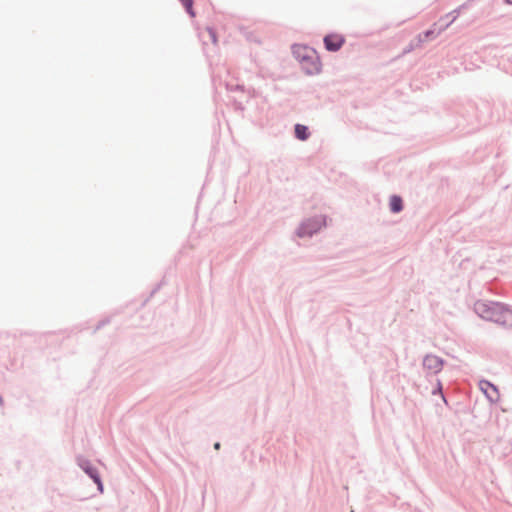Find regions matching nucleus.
Instances as JSON below:
<instances>
[{"label": "nucleus", "instance_id": "f257e3e1", "mask_svg": "<svg viewBox=\"0 0 512 512\" xmlns=\"http://www.w3.org/2000/svg\"><path fill=\"white\" fill-rule=\"evenodd\" d=\"M344 42V37L339 34H330L324 38V44L326 49L333 52L338 51L342 47Z\"/></svg>", "mask_w": 512, "mask_h": 512}, {"label": "nucleus", "instance_id": "f03ea898", "mask_svg": "<svg viewBox=\"0 0 512 512\" xmlns=\"http://www.w3.org/2000/svg\"><path fill=\"white\" fill-rule=\"evenodd\" d=\"M423 366L429 372L437 373L442 369L443 361L435 355H427L424 358Z\"/></svg>", "mask_w": 512, "mask_h": 512}, {"label": "nucleus", "instance_id": "7ed1b4c3", "mask_svg": "<svg viewBox=\"0 0 512 512\" xmlns=\"http://www.w3.org/2000/svg\"><path fill=\"white\" fill-rule=\"evenodd\" d=\"M480 388L491 401H497L499 399L498 391L493 384L483 381L480 383Z\"/></svg>", "mask_w": 512, "mask_h": 512}, {"label": "nucleus", "instance_id": "20e7f679", "mask_svg": "<svg viewBox=\"0 0 512 512\" xmlns=\"http://www.w3.org/2000/svg\"><path fill=\"white\" fill-rule=\"evenodd\" d=\"M403 208V203H402V199L399 197V196H392L390 198V209L392 212L394 213H398L402 210Z\"/></svg>", "mask_w": 512, "mask_h": 512}, {"label": "nucleus", "instance_id": "39448f33", "mask_svg": "<svg viewBox=\"0 0 512 512\" xmlns=\"http://www.w3.org/2000/svg\"><path fill=\"white\" fill-rule=\"evenodd\" d=\"M295 135L300 140H306L309 136L308 128L304 125L297 124L295 126Z\"/></svg>", "mask_w": 512, "mask_h": 512}, {"label": "nucleus", "instance_id": "423d86ee", "mask_svg": "<svg viewBox=\"0 0 512 512\" xmlns=\"http://www.w3.org/2000/svg\"><path fill=\"white\" fill-rule=\"evenodd\" d=\"M185 7L186 11L191 17L195 16L194 10H193V0H180Z\"/></svg>", "mask_w": 512, "mask_h": 512}, {"label": "nucleus", "instance_id": "0eeeda50", "mask_svg": "<svg viewBox=\"0 0 512 512\" xmlns=\"http://www.w3.org/2000/svg\"><path fill=\"white\" fill-rule=\"evenodd\" d=\"M317 228H315L314 230H309V231H306V224L302 225L298 231V235L300 237L304 236V235H311L314 231H316Z\"/></svg>", "mask_w": 512, "mask_h": 512}, {"label": "nucleus", "instance_id": "6e6552de", "mask_svg": "<svg viewBox=\"0 0 512 512\" xmlns=\"http://www.w3.org/2000/svg\"><path fill=\"white\" fill-rule=\"evenodd\" d=\"M89 473H90L91 477L94 479V481L97 483L99 490L102 492L103 486H102V483H101L99 477L94 475L92 472H89Z\"/></svg>", "mask_w": 512, "mask_h": 512}, {"label": "nucleus", "instance_id": "1a4fd4ad", "mask_svg": "<svg viewBox=\"0 0 512 512\" xmlns=\"http://www.w3.org/2000/svg\"><path fill=\"white\" fill-rule=\"evenodd\" d=\"M207 31H208V33H209V35H210L211 39H212V42H213L214 44H217V37H216L215 32H214L212 29H210V28H209V29H207Z\"/></svg>", "mask_w": 512, "mask_h": 512}, {"label": "nucleus", "instance_id": "9d476101", "mask_svg": "<svg viewBox=\"0 0 512 512\" xmlns=\"http://www.w3.org/2000/svg\"><path fill=\"white\" fill-rule=\"evenodd\" d=\"M484 306H485L484 304H477V305H476V310H477V311H481V309H482Z\"/></svg>", "mask_w": 512, "mask_h": 512}, {"label": "nucleus", "instance_id": "9b49d317", "mask_svg": "<svg viewBox=\"0 0 512 512\" xmlns=\"http://www.w3.org/2000/svg\"><path fill=\"white\" fill-rule=\"evenodd\" d=\"M219 447H220V444H219V443H216V444H215V448H216V449H219Z\"/></svg>", "mask_w": 512, "mask_h": 512}, {"label": "nucleus", "instance_id": "f8f14e48", "mask_svg": "<svg viewBox=\"0 0 512 512\" xmlns=\"http://www.w3.org/2000/svg\"><path fill=\"white\" fill-rule=\"evenodd\" d=\"M2 404H3V399H2V397L0 396V405H2Z\"/></svg>", "mask_w": 512, "mask_h": 512}, {"label": "nucleus", "instance_id": "ddd939ff", "mask_svg": "<svg viewBox=\"0 0 512 512\" xmlns=\"http://www.w3.org/2000/svg\"><path fill=\"white\" fill-rule=\"evenodd\" d=\"M507 3L512 4V0H506Z\"/></svg>", "mask_w": 512, "mask_h": 512}]
</instances>
